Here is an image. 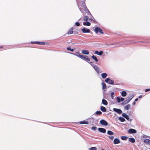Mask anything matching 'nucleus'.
I'll list each match as a JSON object with an SVG mask.
<instances>
[{
    "label": "nucleus",
    "mask_w": 150,
    "mask_h": 150,
    "mask_svg": "<svg viewBox=\"0 0 150 150\" xmlns=\"http://www.w3.org/2000/svg\"><path fill=\"white\" fill-rule=\"evenodd\" d=\"M129 141L130 142L134 143L135 142V140L133 138H130L129 139Z\"/></svg>",
    "instance_id": "nucleus-23"
},
{
    "label": "nucleus",
    "mask_w": 150,
    "mask_h": 150,
    "mask_svg": "<svg viewBox=\"0 0 150 150\" xmlns=\"http://www.w3.org/2000/svg\"><path fill=\"white\" fill-rule=\"evenodd\" d=\"M83 24L84 25L89 26L90 25L91 23L88 22L86 21V22H83Z\"/></svg>",
    "instance_id": "nucleus-19"
},
{
    "label": "nucleus",
    "mask_w": 150,
    "mask_h": 150,
    "mask_svg": "<svg viewBox=\"0 0 150 150\" xmlns=\"http://www.w3.org/2000/svg\"><path fill=\"white\" fill-rule=\"evenodd\" d=\"M82 31L83 33H89L90 32V30L89 29L85 28L82 29Z\"/></svg>",
    "instance_id": "nucleus-10"
},
{
    "label": "nucleus",
    "mask_w": 150,
    "mask_h": 150,
    "mask_svg": "<svg viewBox=\"0 0 150 150\" xmlns=\"http://www.w3.org/2000/svg\"><path fill=\"white\" fill-rule=\"evenodd\" d=\"M98 130L100 132L103 133H105L106 132V129L103 128H98Z\"/></svg>",
    "instance_id": "nucleus-12"
},
{
    "label": "nucleus",
    "mask_w": 150,
    "mask_h": 150,
    "mask_svg": "<svg viewBox=\"0 0 150 150\" xmlns=\"http://www.w3.org/2000/svg\"><path fill=\"white\" fill-rule=\"evenodd\" d=\"M133 96H134L133 95H132L129 97H127V99L125 100V101L127 103H129L133 98Z\"/></svg>",
    "instance_id": "nucleus-7"
},
{
    "label": "nucleus",
    "mask_w": 150,
    "mask_h": 150,
    "mask_svg": "<svg viewBox=\"0 0 150 150\" xmlns=\"http://www.w3.org/2000/svg\"><path fill=\"white\" fill-rule=\"evenodd\" d=\"M69 53L72 54L80 58H82V57H83V56H82V55L80 54L79 52H76L75 53H71V52H69Z\"/></svg>",
    "instance_id": "nucleus-5"
},
{
    "label": "nucleus",
    "mask_w": 150,
    "mask_h": 150,
    "mask_svg": "<svg viewBox=\"0 0 150 150\" xmlns=\"http://www.w3.org/2000/svg\"><path fill=\"white\" fill-rule=\"evenodd\" d=\"M127 104V103L126 102L124 101V102L121 103L122 105H125L126 104Z\"/></svg>",
    "instance_id": "nucleus-42"
},
{
    "label": "nucleus",
    "mask_w": 150,
    "mask_h": 150,
    "mask_svg": "<svg viewBox=\"0 0 150 150\" xmlns=\"http://www.w3.org/2000/svg\"><path fill=\"white\" fill-rule=\"evenodd\" d=\"M94 31L96 34L98 33V32H99L100 33L102 34H104L102 30L100 28L98 27H96L95 28Z\"/></svg>",
    "instance_id": "nucleus-2"
},
{
    "label": "nucleus",
    "mask_w": 150,
    "mask_h": 150,
    "mask_svg": "<svg viewBox=\"0 0 150 150\" xmlns=\"http://www.w3.org/2000/svg\"><path fill=\"white\" fill-rule=\"evenodd\" d=\"M107 134L108 135H113L114 133L111 131L108 130L107 131Z\"/></svg>",
    "instance_id": "nucleus-28"
},
{
    "label": "nucleus",
    "mask_w": 150,
    "mask_h": 150,
    "mask_svg": "<svg viewBox=\"0 0 150 150\" xmlns=\"http://www.w3.org/2000/svg\"><path fill=\"white\" fill-rule=\"evenodd\" d=\"M142 97V95H140L139 96V98H141Z\"/></svg>",
    "instance_id": "nucleus-48"
},
{
    "label": "nucleus",
    "mask_w": 150,
    "mask_h": 150,
    "mask_svg": "<svg viewBox=\"0 0 150 150\" xmlns=\"http://www.w3.org/2000/svg\"><path fill=\"white\" fill-rule=\"evenodd\" d=\"M67 49L68 50H70L71 52H73L74 50L73 49H71L70 47H67Z\"/></svg>",
    "instance_id": "nucleus-35"
},
{
    "label": "nucleus",
    "mask_w": 150,
    "mask_h": 150,
    "mask_svg": "<svg viewBox=\"0 0 150 150\" xmlns=\"http://www.w3.org/2000/svg\"><path fill=\"white\" fill-rule=\"evenodd\" d=\"M118 119L121 122H124L125 121V120L124 118L122 117H119L118 118Z\"/></svg>",
    "instance_id": "nucleus-24"
},
{
    "label": "nucleus",
    "mask_w": 150,
    "mask_h": 150,
    "mask_svg": "<svg viewBox=\"0 0 150 150\" xmlns=\"http://www.w3.org/2000/svg\"><path fill=\"white\" fill-rule=\"evenodd\" d=\"M82 56H83V57L81 58V59L83 60L86 59L88 61H90V59L87 56H83L82 55Z\"/></svg>",
    "instance_id": "nucleus-17"
},
{
    "label": "nucleus",
    "mask_w": 150,
    "mask_h": 150,
    "mask_svg": "<svg viewBox=\"0 0 150 150\" xmlns=\"http://www.w3.org/2000/svg\"><path fill=\"white\" fill-rule=\"evenodd\" d=\"M144 142L145 143L148 144H150V140L149 139H145L144 140Z\"/></svg>",
    "instance_id": "nucleus-25"
},
{
    "label": "nucleus",
    "mask_w": 150,
    "mask_h": 150,
    "mask_svg": "<svg viewBox=\"0 0 150 150\" xmlns=\"http://www.w3.org/2000/svg\"><path fill=\"white\" fill-rule=\"evenodd\" d=\"M94 68L98 74H99L100 72H102V71L99 69V67L97 65L94 66Z\"/></svg>",
    "instance_id": "nucleus-8"
},
{
    "label": "nucleus",
    "mask_w": 150,
    "mask_h": 150,
    "mask_svg": "<svg viewBox=\"0 0 150 150\" xmlns=\"http://www.w3.org/2000/svg\"><path fill=\"white\" fill-rule=\"evenodd\" d=\"M73 33V31L72 30H70L68 32V34H72Z\"/></svg>",
    "instance_id": "nucleus-38"
},
{
    "label": "nucleus",
    "mask_w": 150,
    "mask_h": 150,
    "mask_svg": "<svg viewBox=\"0 0 150 150\" xmlns=\"http://www.w3.org/2000/svg\"><path fill=\"white\" fill-rule=\"evenodd\" d=\"M138 100V98H137L135 100V101H137Z\"/></svg>",
    "instance_id": "nucleus-46"
},
{
    "label": "nucleus",
    "mask_w": 150,
    "mask_h": 150,
    "mask_svg": "<svg viewBox=\"0 0 150 150\" xmlns=\"http://www.w3.org/2000/svg\"><path fill=\"white\" fill-rule=\"evenodd\" d=\"M88 19V17L87 16H85L83 18V20L85 21H87Z\"/></svg>",
    "instance_id": "nucleus-33"
},
{
    "label": "nucleus",
    "mask_w": 150,
    "mask_h": 150,
    "mask_svg": "<svg viewBox=\"0 0 150 150\" xmlns=\"http://www.w3.org/2000/svg\"><path fill=\"white\" fill-rule=\"evenodd\" d=\"M121 95L123 97H125L127 95V93L125 91H123L121 92Z\"/></svg>",
    "instance_id": "nucleus-29"
},
{
    "label": "nucleus",
    "mask_w": 150,
    "mask_h": 150,
    "mask_svg": "<svg viewBox=\"0 0 150 150\" xmlns=\"http://www.w3.org/2000/svg\"><path fill=\"white\" fill-rule=\"evenodd\" d=\"M89 63L90 64H92V62H89Z\"/></svg>",
    "instance_id": "nucleus-50"
},
{
    "label": "nucleus",
    "mask_w": 150,
    "mask_h": 150,
    "mask_svg": "<svg viewBox=\"0 0 150 150\" xmlns=\"http://www.w3.org/2000/svg\"><path fill=\"white\" fill-rule=\"evenodd\" d=\"M117 102L118 103H120L121 102V101H123L125 100V98L121 97L120 98L119 97H117Z\"/></svg>",
    "instance_id": "nucleus-11"
},
{
    "label": "nucleus",
    "mask_w": 150,
    "mask_h": 150,
    "mask_svg": "<svg viewBox=\"0 0 150 150\" xmlns=\"http://www.w3.org/2000/svg\"><path fill=\"white\" fill-rule=\"evenodd\" d=\"M81 52L84 54L88 55L89 54V52L87 50H82Z\"/></svg>",
    "instance_id": "nucleus-16"
},
{
    "label": "nucleus",
    "mask_w": 150,
    "mask_h": 150,
    "mask_svg": "<svg viewBox=\"0 0 150 150\" xmlns=\"http://www.w3.org/2000/svg\"><path fill=\"white\" fill-rule=\"evenodd\" d=\"M95 113L97 115H100L102 114V112L100 111H97Z\"/></svg>",
    "instance_id": "nucleus-37"
},
{
    "label": "nucleus",
    "mask_w": 150,
    "mask_h": 150,
    "mask_svg": "<svg viewBox=\"0 0 150 150\" xmlns=\"http://www.w3.org/2000/svg\"><path fill=\"white\" fill-rule=\"evenodd\" d=\"M92 66L94 68V66H96V65L93 64H91Z\"/></svg>",
    "instance_id": "nucleus-44"
},
{
    "label": "nucleus",
    "mask_w": 150,
    "mask_h": 150,
    "mask_svg": "<svg viewBox=\"0 0 150 150\" xmlns=\"http://www.w3.org/2000/svg\"><path fill=\"white\" fill-rule=\"evenodd\" d=\"M108 75L106 73H103L101 74V76L103 79L105 78Z\"/></svg>",
    "instance_id": "nucleus-18"
},
{
    "label": "nucleus",
    "mask_w": 150,
    "mask_h": 150,
    "mask_svg": "<svg viewBox=\"0 0 150 150\" xmlns=\"http://www.w3.org/2000/svg\"><path fill=\"white\" fill-rule=\"evenodd\" d=\"M108 137L111 139H114V137L113 136H108Z\"/></svg>",
    "instance_id": "nucleus-41"
},
{
    "label": "nucleus",
    "mask_w": 150,
    "mask_h": 150,
    "mask_svg": "<svg viewBox=\"0 0 150 150\" xmlns=\"http://www.w3.org/2000/svg\"><path fill=\"white\" fill-rule=\"evenodd\" d=\"M37 44L41 45H44L45 44V43L44 42L37 41Z\"/></svg>",
    "instance_id": "nucleus-32"
},
{
    "label": "nucleus",
    "mask_w": 150,
    "mask_h": 150,
    "mask_svg": "<svg viewBox=\"0 0 150 150\" xmlns=\"http://www.w3.org/2000/svg\"><path fill=\"white\" fill-rule=\"evenodd\" d=\"M3 47V46H1L0 47V49L1 48H2Z\"/></svg>",
    "instance_id": "nucleus-51"
},
{
    "label": "nucleus",
    "mask_w": 150,
    "mask_h": 150,
    "mask_svg": "<svg viewBox=\"0 0 150 150\" xmlns=\"http://www.w3.org/2000/svg\"><path fill=\"white\" fill-rule=\"evenodd\" d=\"M122 116L127 120H129V116L125 113H123L122 114Z\"/></svg>",
    "instance_id": "nucleus-15"
},
{
    "label": "nucleus",
    "mask_w": 150,
    "mask_h": 150,
    "mask_svg": "<svg viewBox=\"0 0 150 150\" xmlns=\"http://www.w3.org/2000/svg\"><path fill=\"white\" fill-rule=\"evenodd\" d=\"M75 24L77 26H79L80 25V24L79 23L77 22H76Z\"/></svg>",
    "instance_id": "nucleus-40"
},
{
    "label": "nucleus",
    "mask_w": 150,
    "mask_h": 150,
    "mask_svg": "<svg viewBox=\"0 0 150 150\" xmlns=\"http://www.w3.org/2000/svg\"><path fill=\"white\" fill-rule=\"evenodd\" d=\"M135 104H136V102L135 101H134L133 103V105H135Z\"/></svg>",
    "instance_id": "nucleus-47"
},
{
    "label": "nucleus",
    "mask_w": 150,
    "mask_h": 150,
    "mask_svg": "<svg viewBox=\"0 0 150 150\" xmlns=\"http://www.w3.org/2000/svg\"><path fill=\"white\" fill-rule=\"evenodd\" d=\"M105 82L111 85H113L114 83V81L109 78L106 79L105 80Z\"/></svg>",
    "instance_id": "nucleus-3"
},
{
    "label": "nucleus",
    "mask_w": 150,
    "mask_h": 150,
    "mask_svg": "<svg viewBox=\"0 0 150 150\" xmlns=\"http://www.w3.org/2000/svg\"><path fill=\"white\" fill-rule=\"evenodd\" d=\"M150 91V88L149 89H146L145 90V91L146 92H147V91Z\"/></svg>",
    "instance_id": "nucleus-45"
},
{
    "label": "nucleus",
    "mask_w": 150,
    "mask_h": 150,
    "mask_svg": "<svg viewBox=\"0 0 150 150\" xmlns=\"http://www.w3.org/2000/svg\"><path fill=\"white\" fill-rule=\"evenodd\" d=\"M79 123L80 124H84L87 125L88 124V122L87 121H81L79 122Z\"/></svg>",
    "instance_id": "nucleus-27"
},
{
    "label": "nucleus",
    "mask_w": 150,
    "mask_h": 150,
    "mask_svg": "<svg viewBox=\"0 0 150 150\" xmlns=\"http://www.w3.org/2000/svg\"><path fill=\"white\" fill-rule=\"evenodd\" d=\"M113 110L114 111L117 112L119 114H120L122 113V111L120 109L114 108H113Z\"/></svg>",
    "instance_id": "nucleus-6"
},
{
    "label": "nucleus",
    "mask_w": 150,
    "mask_h": 150,
    "mask_svg": "<svg viewBox=\"0 0 150 150\" xmlns=\"http://www.w3.org/2000/svg\"><path fill=\"white\" fill-rule=\"evenodd\" d=\"M91 57L96 62H97L98 61V59H97V57L94 55H93L91 56Z\"/></svg>",
    "instance_id": "nucleus-31"
},
{
    "label": "nucleus",
    "mask_w": 150,
    "mask_h": 150,
    "mask_svg": "<svg viewBox=\"0 0 150 150\" xmlns=\"http://www.w3.org/2000/svg\"><path fill=\"white\" fill-rule=\"evenodd\" d=\"M128 132L129 134L136 133H137V131L133 129H130L128 130Z\"/></svg>",
    "instance_id": "nucleus-9"
},
{
    "label": "nucleus",
    "mask_w": 150,
    "mask_h": 150,
    "mask_svg": "<svg viewBox=\"0 0 150 150\" xmlns=\"http://www.w3.org/2000/svg\"><path fill=\"white\" fill-rule=\"evenodd\" d=\"M101 150H105L103 149H102Z\"/></svg>",
    "instance_id": "nucleus-53"
},
{
    "label": "nucleus",
    "mask_w": 150,
    "mask_h": 150,
    "mask_svg": "<svg viewBox=\"0 0 150 150\" xmlns=\"http://www.w3.org/2000/svg\"><path fill=\"white\" fill-rule=\"evenodd\" d=\"M130 104H128L127 106H125L124 109L126 110H128L130 108Z\"/></svg>",
    "instance_id": "nucleus-26"
},
{
    "label": "nucleus",
    "mask_w": 150,
    "mask_h": 150,
    "mask_svg": "<svg viewBox=\"0 0 150 150\" xmlns=\"http://www.w3.org/2000/svg\"><path fill=\"white\" fill-rule=\"evenodd\" d=\"M128 138V137L125 136H122L121 137V139L123 140H126Z\"/></svg>",
    "instance_id": "nucleus-30"
},
{
    "label": "nucleus",
    "mask_w": 150,
    "mask_h": 150,
    "mask_svg": "<svg viewBox=\"0 0 150 150\" xmlns=\"http://www.w3.org/2000/svg\"><path fill=\"white\" fill-rule=\"evenodd\" d=\"M96 128H97L96 127H95V126H93V127H92L91 129L92 130H96Z\"/></svg>",
    "instance_id": "nucleus-39"
},
{
    "label": "nucleus",
    "mask_w": 150,
    "mask_h": 150,
    "mask_svg": "<svg viewBox=\"0 0 150 150\" xmlns=\"http://www.w3.org/2000/svg\"><path fill=\"white\" fill-rule=\"evenodd\" d=\"M102 103L105 105H108V102L106 100L104 99H103L102 100Z\"/></svg>",
    "instance_id": "nucleus-21"
},
{
    "label": "nucleus",
    "mask_w": 150,
    "mask_h": 150,
    "mask_svg": "<svg viewBox=\"0 0 150 150\" xmlns=\"http://www.w3.org/2000/svg\"><path fill=\"white\" fill-rule=\"evenodd\" d=\"M114 93L113 92H112L110 93V96L111 97V98L112 99H114V96L113 95H114Z\"/></svg>",
    "instance_id": "nucleus-36"
},
{
    "label": "nucleus",
    "mask_w": 150,
    "mask_h": 150,
    "mask_svg": "<svg viewBox=\"0 0 150 150\" xmlns=\"http://www.w3.org/2000/svg\"><path fill=\"white\" fill-rule=\"evenodd\" d=\"M89 20L90 21H92L93 19L92 18H89Z\"/></svg>",
    "instance_id": "nucleus-49"
},
{
    "label": "nucleus",
    "mask_w": 150,
    "mask_h": 150,
    "mask_svg": "<svg viewBox=\"0 0 150 150\" xmlns=\"http://www.w3.org/2000/svg\"><path fill=\"white\" fill-rule=\"evenodd\" d=\"M105 90H104V91H103V92H105Z\"/></svg>",
    "instance_id": "nucleus-52"
},
{
    "label": "nucleus",
    "mask_w": 150,
    "mask_h": 150,
    "mask_svg": "<svg viewBox=\"0 0 150 150\" xmlns=\"http://www.w3.org/2000/svg\"><path fill=\"white\" fill-rule=\"evenodd\" d=\"M103 53V51H101L100 52H99L98 51H96L94 53L95 54H97L98 55H102Z\"/></svg>",
    "instance_id": "nucleus-13"
},
{
    "label": "nucleus",
    "mask_w": 150,
    "mask_h": 150,
    "mask_svg": "<svg viewBox=\"0 0 150 150\" xmlns=\"http://www.w3.org/2000/svg\"><path fill=\"white\" fill-rule=\"evenodd\" d=\"M100 123L102 125L106 126L108 125V123L107 122L103 119L101 120L100 121Z\"/></svg>",
    "instance_id": "nucleus-4"
},
{
    "label": "nucleus",
    "mask_w": 150,
    "mask_h": 150,
    "mask_svg": "<svg viewBox=\"0 0 150 150\" xmlns=\"http://www.w3.org/2000/svg\"><path fill=\"white\" fill-rule=\"evenodd\" d=\"M81 4L80 3L77 2L78 7L81 12L83 13V11H85L88 15H90L91 16H92L89 10L86 6L85 2H83L81 5Z\"/></svg>",
    "instance_id": "nucleus-1"
},
{
    "label": "nucleus",
    "mask_w": 150,
    "mask_h": 150,
    "mask_svg": "<svg viewBox=\"0 0 150 150\" xmlns=\"http://www.w3.org/2000/svg\"><path fill=\"white\" fill-rule=\"evenodd\" d=\"M89 150H97V148L95 147H92L89 149Z\"/></svg>",
    "instance_id": "nucleus-34"
},
{
    "label": "nucleus",
    "mask_w": 150,
    "mask_h": 150,
    "mask_svg": "<svg viewBox=\"0 0 150 150\" xmlns=\"http://www.w3.org/2000/svg\"><path fill=\"white\" fill-rule=\"evenodd\" d=\"M102 89L103 90L105 89L106 87V85L105 83L103 82L102 83Z\"/></svg>",
    "instance_id": "nucleus-22"
},
{
    "label": "nucleus",
    "mask_w": 150,
    "mask_h": 150,
    "mask_svg": "<svg viewBox=\"0 0 150 150\" xmlns=\"http://www.w3.org/2000/svg\"><path fill=\"white\" fill-rule=\"evenodd\" d=\"M120 140L117 138H115L114 139L113 141V143L115 144H119L120 143Z\"/></svg>",
    "instance_id": "nucleus-14"
},
{
    "label": "nucleus",
    "mask_w": 150,
    "mask_h": 150,
    "mask_svg": "<svg viewBox=\"0 0 150 150\" xmlns=\"http://www.w3.org/2000/svg\"><path fill=\"white\" fill-rule=\"evenodd\" d=\"M100 110L103 112H105L106 111V109L104 107L101 106L100 108Z\"/></svg>",
    "instance_id": "nucleus-20"
},
{
    "label": "nucleus",
    "mask_w": 150,
    "mask_h": 150,
    "mask_svg": "<svg viewBox=\"0 0 150 150\" xmlns=\"http://www.w3.org/2000/svg\"><path fill=\"white\" fill-rule=\"evenodd\" d=\"M31 43L32 44H37V42H31Z\"/></svg>",
    "instance_id": "nucleus-43"
}]
</instances>
